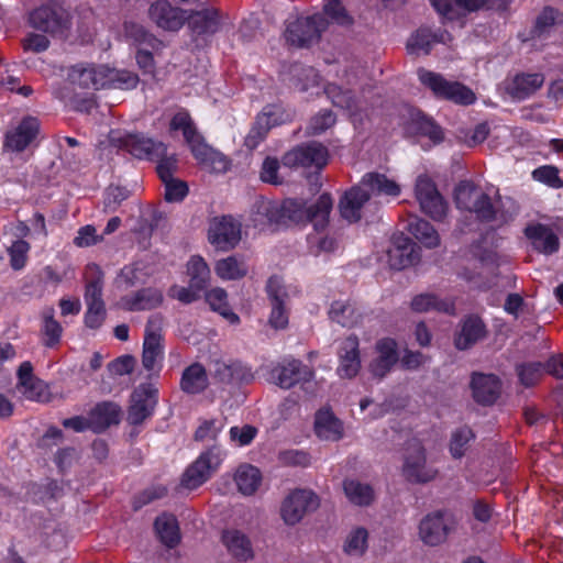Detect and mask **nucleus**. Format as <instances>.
Segmentation results:
<instances>
[{
  "instance_id": "473e14b6",
  "label": "nucleus",
  "mask_w": 563,
  "mask_h": 563,
  "mask_svg": "<svg viewBox=\"0 0 563 563\" xmlns=\"http://www.w3.org/2000/svg\"><path fill=\"white\" fill-rule=\"evenodd\" d=\"M189 29L197 35H210L219 31L221 15L217 8H206L186 16Z\"/></svg>"
},
{
  "instance_id": "052dcab7",
  "label": "nucleus",
  "mask_w": 563,
  "mask_h": 563,
  "mask_svg": "<svg viewBox=\"0 0 563 563\" xmlns=\"http://www.w3.org/2000/svg\"><path fill=\"white\" fill-rule=\"evenodd\" d=\"M368 532L357 527L350 531L344 541V552L351 556H361L367 549Z\"/></svg>"
},
{
  "instance_id": "c9c22d12",
  "label": "nucleus",
  "mask_w": 563,
  "mask_h": 563,
  "mask_svg": "<svg viewBox=\"0 0 563 563\" xmlns=\"http://www.w3.org/2000/svg\"><path fill=\"white\" fill-rule=\"evenodd\" d=\"M378 356L371 364V372L374 376L383 377L397 363V343L390 338L382 339L376 343Z\"/></svg>"
},
{
  "instance_id": "72a5a7b5",
  "label": "nucleus",
  "mask_w": 563,
  "mask_h": 563,
  "mask_svg": "<svg viewBox=\"0 0 563 563\" xmlns=\"http://www.w3.org/2000/svg\"><path fill=\"white\" fill-rule=\"evenodd\" d=\"M544 77L540 73L518 74L506 85V91L516 100H525L542 87Z\"/></svg>"
},
{
  "instance_id": "e433bc0d",
  "label": "nucleus",
  "mask_w": 563,
  "mask_h": 563,
  "mask_svg": "<svg viewBox=\"0 0 563 563\" xmlns=\"http://www.w3.org/2000/svg\"><path fill=\"white\" fill-rule=\"evenodd\" d=\"M251 222L255 229L264 230L269 227H279L277 201L263 197L255 200L251 211Z\"/></svg>"
},
{
  "instance_id": "a18cd8bd",
  "label": "nucleus",
  "mask_w": 563,
  "mask_h": 563,
  "mask_svg": "<svg viewBox=\"0 0 563 563\" xmlns=\"http://www.w3.org/2000/svg\"><path fill=\"white\" fill-rule=\"evenodd\" d=\"M234 481L240 493L245 496L253 495L262 482V475L257 467L253 465H241L234 475Z\"/></svg>"
},
{
  "instance_id": "7ed1b4c3",
  "label": "nucleus",
  "mask_w": 563,
  "mask_h": 563,
  "mask_svg": "<svg viewBox=\"0 0 563 563\" xmlns=\"http://www.w3.org/2000/svg\"><path fill=\"white\" fill-rule=\"evenodd\" d=\"M454 201L457 209L475 214L481 222L503 223L505 221L489 195L470 180H463L455 187Z\"/></svg>"
},
{
  "instance_id": "ddd939ff",
  "label": "nucleus",
  "mask_w": 563,
  "mask_h": 563,
  "mask_svg": "<svg viewBox=\"0 0 563 563\" xmlns=\"http://www.w3.org/2000/svg\"><path fill=\"white\" fill-rule=\"evenodd\" d=\"M267 296L272 306L268 323L275 330H284L289 322V290L278 276H272L266 285Z\"/></svg>"
},
{
  "instance_id": "37998d69",
  "label": "nucleus",
  "mask_w": 563,
  "mask_h": 563,
  "mask_svg": "<svg viewBox=\"0 0 563 563\" xmlns=\"http://www.w3.org/2000/svg\"><path fill=\"white\" fill-rule=\"evenodd\" d=\"M155 273V268L146 261H137L133 264L125 265L119 276L118 284L125 288L133 287L137 284L145 283L146 279Z\"/></svg>"
},
{
  "instance_id": "aec40b11",
  "label": "nucleus",
  "mask_w": 563,
  "mask_h": 563,
  "mask_svg": "<svg viewBox=\"0 0 563 563\" xmlns=\"http://www.w3.org/2000/svg\"><path fill=\"white\" fill-rule=\"evenodd\" d=\"M38 132V120L35 117L26 115L16 125L7 131L4 147L11 152H22L34 143Z\"/></svg>"
},
{
  "instance_id": "4be33fe9",
  "label": "nucleus",
  "mask_w": 563,
  "mask_h": 563,
  "mask_svg": "<svg viewBox=\"0 0 563 563\" xmlns=\"http://www.w3.org/2000/svg\"><path fill=\"white\" fill-rule=\"evenodd\" d=\"M405 131L409 135L427 136L432 144L440 143L443 140L441 128L432 119L413 108L407 109Z\"/></svg>"
},
{
  "instance_id": "9d476101",
  "label": "nucleus",
  "mask_w": 563,
  "mask_h": 563,
  "mask_svg": "<svg viewBox=\"0 0 563 563\" xmlns=\"http://www.w3.org/2000/svg\"><path fill=\"white\" fill-rule=\"evenodd\" d=\"M119 148L139 159L154 161L162 157L167 146L165 143L154 140L142 132L125 133L119 137L112 136Z\"/></svg>"
},
{
  "instance_id": "a211bd4d",
  "label": "nucleus",
  "mask_w": 563,
  "mask_h": 563,
  "mask_svg": "<svg viewBox=\"0 0 563 563\" xmlns=\"http://www.w3.org/2000/svg\"><path fill=\"white\" fill-rule=\"evenodd\" d=\"M208 239L217 249H233L241 240V223L231 216L213 218L209 224Z\"/></svg>"
},
{
  "instance_id": "13d9d810",
  "label": "nucleus",
  "mask_w": 563,
  "mask_h": 563,
  "mask_svg": "<svg viewBox=\"0 0 563 563\" xmlns=\"http://www.w3.org/2000/svg\"><path fill=\"white\" fill-rule=\"evenodd\" d=\"M343 488L347 499L358 506L368 505L374 498L373 488L355 479L345 481Z\"/></svg>"
},
{
  "instance_id": "2eb2a0df",
  "label": "nucleus",
  "mask_w": 563,
  "mask_h": 563,
  "mask_svg": "<svg viewBox=\"0 0 563 563\" xmlns=\"http://www.w3.org/2000/svg\"><path fill=\"white\" fill-rule=\"evenodd\" d=\"M157 401V387L152 383L141 384L131 395L128 421L134 426L141 424L154 413Z\"/></svg>"
},
{
  "instance_id": "603ef678",
  "label": "nucleus",
  "mask_w": 563,
  "mask_h": 563,
  "mask_svg": "<svg viewBox=\"0 0 563 563\" xmlns=\"http://www.w3.org/2000/svg\"><path fill=\"white\" fill-rule=\"evenodd\" d=\"M155 530L161 541L168 548L175 547L180 540L178 523L173 515L157 517Z\"/></svg>"
},
{
  "instance_id": "6e6552de",
  "label": "nucleus",
  "mask_w": 563,
  "mask_h": 563,
  "mask_svg": "<svg viewBox=\"0 0 563 563\" xmlns=\"http://www.w3.org/2000/svg\"><path fill=\"white\" fill-rule=\"evenodd\" d=\"M224 456L225 453L218 446H212L202 452L184 473L181 485L188 489L199 487L220 467Z\"/></svg>"
},
{
  "instance_id": "7c9ffc66",
  "label": "nucleus",
  "mask_w": 563,
  "mask_h": 563,
  "mask_svg": "<svg viewBox=\"0 0 563 563\" xmlns=\"http://www.w3.org/2000/svg\"><path fill=\"white\" fill-rule=\"evenodd\" d=\"M369 199V192L363 189L361 184L352 187L340 200L339 209L343 219L350 223L361 219L362 208Z\"/></svg>"
},
{
  "instance_id": "e2e57ef3",
  "label": "nucleus",
  "mask_w": 563,
  "mask_h": 563,
  "mask_svg": "<svg viewBox=\"0 0 563 563\" xmlns=\"http://www.w3.org/2000/svg\"><path fill=\"white\" fill-rule=\"evenodd\" d=\"M42 331L44 334V343L46 346H54L59 342L63 328L54 318V309L49 308L44 313Z\"/></svg>"
},
{
  "instance_id": "c756f323",
  "label": "nucleus",
  "mask_w": 563,
  "mask_h": 563,
  "mask_svg": "<svg viewBox=\"0 0 563 563\" xmlns=\"http://www.w3.org/2000/svg\"><path fill=\"white\" fill-rule=\"evenodd\" d=\"M525 233L531 241L533 247L540 253L553 254L559 250L560 241L556 233L545 224H529Z\"/></svg>"
},
{
  "instance_id": "c85d7f7f",
  "label": "nucleus",
  "mask_w": 563,
  "mask_h": 563,
  "mask_svg": "<svg viewBox=\"0 0 563 563\" xmlns=\"http://www.w3.org/2000/svg\"><path fill=\"white\" fill-rule=\"evenodd\" d=\"M417 245L407 236L397 235L388 250V263L394 269H404L413 265L418 260Z\"/></svg>"
},
{
  "instance_id": "774afa93",
  "label": "nucleus",
  "mask_w": 563,
  "mask_h": 563,
  "mask_svg": "<svg viewBox=\"0 0 563 563\" xmlns=\"http://www.w3.org/2000/svg\"><path fill=\"white\" fill-rule=\"evenodd\" d=\"M334 123L335 115L332 111H320L310 120V123L308 125V132L313 135L321 134L329 128L333 126Z\"/></svg>"
},
{
  "instance_id": "69168bd1",
  "label": "nucleus",
  "mask_w": 563,
  "mask_h": 563,
  "mask_svg": "<svg viewBox=\"0 0 563 563\" xmlns=\"http://www.w3.org/2000/svg\"><path fill=\"white\" fill-rule=\"evenodd\" d=\"M532 177L534 180L555 189L563 187V181L559 176V169L552 165L538 167L532 172Z\"/></svg>"
},
{
  "instance_id": "a19ab883",
  "label": "nucleus",
  "mask_w": 563,
  "mask_h": 563,
  "mask_svg": "<svg viewBox=\"0 0 563 563\" xmlns=\"http://www.w3.org/2000/svg\"><path fill=\"white\" fill-rule=\"evenodd\" d=\"M179 385L186 394L197 395L202 393L209 385L206 368L199 363L189 365L184 369Z\"/></svg>"
},
{
  "instance_id": "4468645a",
  "label": "nucleus",
  "mask_w": 563,
  "mask_h": 563,
  "mask_svg": "<svg viewBox=\"0 0 563 563\" xmlns=\"http://www.w3.org/2000/svg\"><path fill=\"white\" fill-rule=\"evenodd\" d=\"M31 25L51 34H64L70 26L69 13L55 4L42 5L30 13Z\"/></svg>"
},
{
  "instance_id": "412c9836",
  "label": "nucleus",
  "mask_w": 563,
  "mask_h": 563,
  "mask_svg": "<svg viewBox=\"0 0 563 563\" xmlns=\"http://www.w3.org/2000/svg\"><path fill=\"white\" fill-rule=\"evenodd\" d=\"M410 453L406 455L404 475L410 482L427 483L437 475V470L426 464L424 450L420 443L415 442L410 446Z\"/></svg>"
},
{
  "instance_id": "bb28decb",
  "label": "nucleus",
  "mask_w": 563,
  "mask_h": 563,
  "mask_svg": "<svg viewBox=\"0 0 563 563\" xmlns=\"http://www.w3.org/2000/svg\"><path fill=\"white\" fill-rule=\"evenodd\" d=\"M163 302V294L156 288H143L125 295L118 301V307L125 311H144L157 308Z\"/></svg>"
},
{
  "instance_id": "a878e982",
  "label": "nucleus",
  "mask_w": 563,
  "mask_h": 563,
  "mask_svg": "<svg viewBox=\"0 0 563 563\" xmlns=\"http://www.w3.org/2000/svg\"><path fill=\"white\" fill-rule=\"evenodd\" d=\"M451 41L452 37L446 31L420 27L408 40L407 49L410 54H429L435 44H448Z\"/></svg>"
},
{
  "instance_id": "5701e85b",
  "label": "nucleus",
  "mask_w": 563,
  "mask_h": 563,
  "mask_svg": "<svg viewBox=\"0 0 563 563\" xmlns=\"http://www.w3.org/2000/svg\"><path fill=\"white\" fill-rule=\"evenodd\" d=\"M283 110L279 106H267L257 117L255 124L245 137V146L254 150L266 137L271 126L278 125L284 122L282 118Z\"/></svg>"
},
{
  "instance_id": "4c0bfd02",
  "label": "nucleus",
  "mask_w": 563,
  "mask_h": 563,
  "mask_svg": "<svg viewBox=\"0 0 563 563\" xmlns=\"http://www.w3.org/2000/svg\"><path fill=\"white\" fill-rule=\"evenodd\" d=\"M363 189L371 195L398 197L400 195V186L394 180L388 178L384 174L379 173H367L361 181Z\"/></svg>"
},
{
  "instance_id": "58836bf2",
  "label": "nucleus",
  "mask_w": 563,
  "mask_h": 563,
  "mask_svg": "<svg viewBox=\"0 0 563 563\" xmlns=\"http://www.w3.org/2000/svg\"><path fill=\"white\" fill-rule=\"evenodd\" d=\"M222 542L229 553L240 561H249L253 558V548L250 539L236 529H228L222 533Z\"/></svg>"
},
{
  "instance_id": "423d86ee",
  "label": "nucleus",
  "mask_w": 563,
  "mask_h": 563,
  "mask_svg": "<svg viewBox=\"0 0 563 563\" xmlns=\"http://www.w3.org/2000/svg\"><path fill=\"white\" fill-rule=\"evenodd\" d=\"M418 76L420 81L430 88L437 97L464 106L472 104L476 99L470 88L460 82L448 81L439 74L420 69Z\"/></svg>"
},
{
  "instance_id": "49530a36",
  "label": "nucleus",
  "mask_w": 563,
  "mask_h": 563,
  "mask_svg": "<svg viewBox=\"0 0 563 563\" xmlns=\"http://www.w3.org/2000/svg\"><path fill=\"white\" fill-rule=\"evenodd\" d=\"M247 265L244 260L235 255L219 260L214 265V272L223 280H235L247 274Z\"/></svg>"
},
{
  "instance_id": "1a4fd4ad",
  "label": "nucleus",
  "mask_w": 563,
  "mask_h": 563,
  "mask_svg": "<svg viewBox=\"0 0 563 563\" xmlns=\"http://www.w3.org/2000/svg\"><path fill=\"white\" fill-rule=\"evenodd\" d=\"M415 195L422 212L434 221H443L445 219L449 210L448 202L428 175L418 176L415 185Z\"/></svg>"
},
{
  "instance_id": "dca6fc26",
  "label": "nucleus",
  "mask_w": 563,
  "mask_h": 563,
  "mask_svg": "<svg viewBox=\"0 0 563 563\" xmlns=\"http://www.w3.org/2000/svg\"><path fill=\"white\" fill-rule=\"evenodd\" d=\"M272 380L284 389H289L297 384H313V371L298 360H284L271 372Z\"/></svg>"
},
{
  "instance_id": "f704fd0d",
  "label": "nucleus",
  "mask_w": 563,
  "mask_h": 563,
  "mask_svg": "<svg viewBox=\"0 0 563 563\" xmlns=\"http://www.w3.org/2000/svg\"><path fill=\"white\" fill-rule=\"evenodd\" d=\"M471 386L474 399L483 405L494 404L500 393V382L492 374H474Z\"/></svg>"
},
{
  "instance_id": "6e6d98bb",
  "label": "nucleus",
  "mask_w": 563,
  "mask_h": 563,
  "mask_svg": "<svg viewBox=\"0 0 563 563\" xmlns=\"http://www.w3.org/2000/svg\"><path fill=\"white\" fill-rule=\"evenodd\" d=\"M329 317L342 327H353L358 322L360 313L349 301L335 300L331 305Z\"/></svg>"
},
{
  "instance_id": "f3484780",
  "label": "nucleus",
  "mask_w": 563,
  "mask_h": 563,
  "mask_svg": "<svg viewBox=\"0 0 563 563\" xmlns=\"http://www.w3.org/2000/svg\"><path fill=\"white\" fill-rule=\"evenodd\" d=\"M319 506L318 496L308 489H295L283 501L280 514L287 525H296Z\"/></svg>"
},
{
  "instance_id": "79ce46f5",
  "label": "nucleus",
  "mask_w": 563,
  "mask_h": 563,
  "mask_svg": "<svg viewBox=\"0 0 563 563\" xmlns=\"http://www.w3.org/2000/svg\"><path fill=\"white\" fill-rule=\"evenodd\" d=\"M92 419V430L95 432H101L112 424H117L120 421L121 408L119 405L111 401H103L90 411Z\"/></svg>"
},
{
  "instance_id": "39448f33",
  "label": "nucleus",
  "mask_w": 563,
  "mask_h": 563,
  "mask_svg": "<svg viewBox=\"0 0 563 563\" xmlns=\"http://www.w3.org/2000/svg\"><path fill=\"white\" fill-rule=\"evenodd\" d=\"M163 360L162 318L152 316L145 327L142 365L147 372L158 375L162 369Z\"/></svg>"
},
{
  "instance_id": "6ab92c4d",
  "label": "nucleus",
  "mask_w": 563,
  "mask_h": 563,
  "mask_svg": "<svg viewBox=\"0 0 563 563\" xmlns=\"http://www.w3.org/2000/svg\"><path fill=\"white\" fill-rule=\"evenodd\" d=\"M453 523V518L448 512L429 514L420 522V539L428 545H438L445 541Z\"/></svg>"
},
{
  "instance_id": "3c124183",
  "label": "nucleus",
  "mask_w": 563,
  "mask_h": 563,
  "mask_svg": "<svg viewBox=\"0 0 563 563\" xmlns=\"http://www.w3.org/2000/svg\"><path fill=\"white\" fill-rule=\"evenodd\" d=\"M408 231L426 247L432 249L440 244L438 231L423 219H412L408 224Z\"/></svg>"
},
{
  "instance_id": "5fc2aeb1",
  "label": "nucleus",
  "mask_w": 563,
  "mask_h": 563,
  "mask_svg": "<svg viewBox=\"0 0 563 563\" xmlns=\"http://www.w3.org/2000/svg\"><path fill=\"white\" fill-rule=\"evenodd\" d=\"M187 274L190 285L196 290H203L210 279V268L201 256H191L187 263Z\"/></svg>"
},
{
  "instance_id": "bf43d9fd",
  "label": "nucleus",
  "mask_w": 563,
  "mask_h": 563,
  "mask_svg": "<svg viewBox=\"0 0 563 563\" xmlns=\"http://www.w3.org/2000/svg\"><path fill=\"white\" fill-rule=\"evenodd\" d=\"M30 251L31 244L23 239H16L11 243L7 249V253L10 266L13 271H22L25 268L29 262Z\"/></svg>"
},
{
  "instance_id": "680f3d73",
  "label": "nucleus",
  "mask_w": 563,
  "mask_h": 563,
  "mask_svg": "<svg viewBox=\"0 0 563 563\" xmlns=\"http://www.w3.org/2000/svg\"><path fill=\"white\" fill-rule=\"evenodd\" d=\"M461 261L470 262L474 271L483 267L484 265L493 262L494 254L483 249L481 243L471 245L467 250H464L459 255Z\"/></svg>"
},
{
  "instance_id": "0eeeda50",
  "label": "nucleus",
  "mask_w": 563,
  "mask_h": 563,
  "mask_svg": "<svg viewBox=\"0 0 563 563\" xmlns=\"http://www.w3.org/2000/svg\"><path fill=\"white\" fill-rule=\"evenodd\" d=\"M224 456L225 453L218 446H212L202 452L184 473L181 485L188 489L199 487L220 467Z\"/></svg>"
},
{
  "instance_id": "9b49d317",
  "label": "nucleus",
  "mask_w": 563,
  "mask_h": 563,
  "mask_svg": "<svg viewBox=\"0 0 563 563\" xmlns=\"http://www.w3.org/2000/svg\"><path fill=\"white\" fill-rule=\"evenodd\" d=\"M329 161V151L317 142H309L294 147L283 156L284 166L321 170Z\"/></svg>"
},
{
  "instance_id": "0e129e2a",
  "label": "nucleus",
  "mask_w": 563,
  "mask_h": 563,
  "mask_svg": "<svg viewBox=\"0 0 563 563\" xmlns=\"http://www.w3.org/2000/svg\"><path fill=\"white\" fill-rule=\"evenodd\" d=\"M474 438L473 431L467 427L459 428L453 432L450 441V453L454 459H461L470 441Z\"/></svg>"
},
{
  "instance_id": "4d7b16f0",
  "label": "nucleus",
  "mask_w": 563,
  "mask_h": 563,
  "mask_svg": "<svg viewBox=\"0 0 563 563\" xmlns=\"http://www.w3.org/2000/svg\"><path fill=\"white\" fill-rule=\"evenodd\" d=\"M563 24V13L552 7H545L537 16L532 29L533 37H541L551 32V29Z\"/></svg>"
},
{
  "instance_id": "338daca9",
  "label": "nucleus",
  "mask_w": 563,
  "mask_h": 563,
  "mask_svg": "<svg viewBox=\"0 0 563 563\" xmlns=\"http://www.w3.org/2000/svg\"><path fill=\"white\" fill-rule=\"evenodd\" d=\"M517 372L521 384L532 386L543 375L544 367L540 362H531L519 365Z\"/></svg>"
},
{
  "instance_id": "de8ad7c7",
  "label": "nucleus",
  "mask_w": 563,
  "mask_h": 563,
  "mask_svg": "<svg viewBox=\"0 0 563 563\" xmlns=\"http://www.w3.org/2000/svg\"><path fill=\"white\" fill-rule=\"evenodd\" d=\"M484 333L485 327L482 320L476 317H468L464 321L461 332L455 338V345L459 350H466L478 341Z\"/></svg>"
},
{
  "instance_id": "cd10ccee",
  "label": "nucleus",
  "mask_w": 563,
  "mask_h": 563,
  "mask_svg": "<svg viewBox=\"0 0 563 563\" xmlns=\"http://www.w3.org/2000/svg\"><path fill=\"white\" fill-rule=\"evenodd\" d=\"M360 368L358 339L355 335H350L342 341L339 350L338 374L340 377L352 378Z\"/></svg>"
},
{
  "instance_id": "8fccbe9b",
  "label": "nucleus",
  "mask_w": 563,
  "mask_h": 563,
  "mask_svg": "<svg viewBox=\"0 0 563 563\" xmlns=\"http://www.w3.org/2000/svg\"><path fill=\"white\" fill-rule=\"evenodd\" d=\"M324 92L333 106L345 109L351 118L356 121L357 112L362 108L358 101L354 100L350 90H343L341 87L330 84L324 88Z\"/></svg>"
},
{
  "instance_id": "2f4dec72",
  "label": "nucleus",
  "mask_w": 563,
  "mask_h": 563,
  "mask_svg": "<svg viewBox=\"0 0 563 563\" xmlns=\"http://www.w3.org/2000/svg\"><path fill=\"white\" fill-rule=\"evenodd\" d=\"M313 430L321 440L338 441L343 437V423L329 408L316 412Z\"/></svg>"
},
{
  "instance_id": "ea45409f",
  "label": "nucleus",
  "mask_w": 563,
  "mask_h": 563,
  "mask_svg": "<svg viewBox=\"0 0 563 563\" xmlns=\"http://www.w3.org/2000/svg\"><path fill=\"white\" fill-rule=\"evenodd\" d=\"M106 66L99 67H74L69 73V80L73 86L85 89H102L104 88Z\"/></svg>"
},
{
  "instance_id": "b1692460",
  "label": "nucleus",
  "mask_w": 563,
  "mask_h": 563,
  "mask_svg": "<svg viewBox=\"0 0 563 563\" xmlns=\"http://www.w3.org/2000/svg\"><path fill=\"white\" fill-rule=\"evenodd\" d=\"M148 16L158 27L166 31H177L186 21V14L181 9L163 0L151 4Z\"/></svg>"
},
{
  "instance_id": "f03ea898",
  "label": "nucleus",
  "mask_w": 563,
  "mask_h": 563,
  "mask_svg": "<svg viewBox=\"0 0 563 563\" xmlns=\"http://www.w3.org/2000/svg\"><path fill=\"white\" fill-rule=\"evenodd\" d=\"M332 205V198L328 194L321 195L309 207L301 198H286L277 202L279 225L312 222L314 230L321 232L328 225Z\"/></svg>"
},
{
  "instance_id": "c03bdc74",
  "label": "nucleus",
  "mask_w": 563,
  "mask_h": 563,
  "mask_svg": "<svg viewBox=\"0 0 563 563\" xmlns=\"http://www.w3.org/2000/svg\"><path fill=\"white\" fill-rule=\"evenodd\" d=\"M411 309L416 312L440 311L454 313V302L451 299H439L435 295L426 292L417 295L411 300Z\"/></svg>"
},
{
  "instance_id": "09e8293b",
  "label": "nucleus",
  "mask_w": 563,
  "mask_h": 563,
  "mask_svg": "<svg viewBox=\"0 0 563 563\" xmlns=\"http://www.w3.org/2000/svg\"><path fill=\"white\" fill-rule=\"evenodd\" d=\"M206 300L210 308L222 316L231 324L240 322L239 316L232 311L228 303V294L222 288H212L206 294Z\"/></svg>"
},
{
  "instance_id": "20e7f679",
  "label": "nucleus",
  "mask_w": 563,
  "mask_h": 563,
  "mask_svg": "<svg viewBox=\"0 0 563 563\" xmlns=\"http://www.w3.org/2000/svg\"><path fill=\"white\" fill-rule=\"evenodd\" d=\"M85 295L84 299L87 306L85 313V324L90 329H98L106 320V307L102 299L103 273L95 264H88L85 269Z\"/></svg>"
},
{
  "instance_id": "f8f14e48",
  "label": "nucleus",
  "mask_w": 563,
  "mask_h": 563,
  "mask_svg": "<svg viewBox=\"0 0 563 563\" xmlns=\"http://www.w3.org/2000/svg\"><path fill=\"white\" fill-rule=\"evenodd\" d=\"M325 26L327 22L321 14L288 20L285 38L290 45L305 47L316 42Z\"/></svg>"
},
{
  "instance_id": "864d4df0",
  "label": "nucleus",
  "mask_w": 563,
  "mask_h": 563,
  "mask_svg": "<svg viewBox=\"0 0 563 563\" xmlns=\"http://www.w3.org/2000/svg\"><path fill=\"white\" fill-rule=\"evenodd\" d=\"M104 88L129 90L136 87L139 77L136 74L124 69H114L106 66Z\"/></svg>"
},
{
  "instance_id": "393cba45",
  "label": "nucleus",
  "mask_w": 563,
  "mask_h": 563,
  "mask_svg": "<svg viewBox=\"0 0 563 563\" xmlns=\"http://www.w3.org/2000/svg\"><path fill=\"white\" fill-rule=\"evenodd\" d=\"M213 378L223 385H240L253 379L251 368L240 361L219 360L214 362Z\"/></svg>"
},
{
  "instance_id": "f257e3e1",
  "label": "nucleus",
  "mask_w": 563,
  "mask_h": 563,
  "mask_svg": "<svg viewBox=\"0 0 563 563\" xmlns=\"http://www.w3.org/2000/svg\"><path fill=\"white\" fill-rule=\"evenodd\" d=\"M169 131L172 133L181 132L194 157L205 169L218 174L225 173L229 169L227 157L205 142L187 110L180 109L172 117Z\"/></svg>"
}]
</instances>
